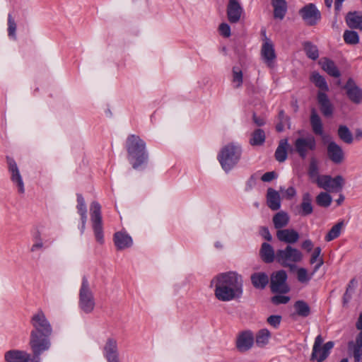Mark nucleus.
<instances>
[{"instance_id":"f257e3e1","label":"nucleus","mask_w":362,"mask_h":362,"mask_svg":"<svg viewBox=\"0 0 362 362\" xmlns=\"http://www.w3.org/2000/svg\"><path fill=\"white\" fill-rule=\"evenodd\" d=\"M30 324L33 329L30 332L29 344L35 357L40 356L51 346L49 337L52 333V328L41 310L33 315Z\"/></svg>"},{"instance_id":"f03ea898","label":"nucleus","mask_w":362,"mask_h":362,"mask_svg":"<svg viewBox=\"0 0 362 362\" xmlns=\"http://www.w3.org/2000/svg\"><path fill=\"white\" fill-rule=\"evenodd\" d=\"M215 284V296L221 301L239 298L243 294V281L240 275L229 272L216 276L211 281Z\"/></svg>"},{"instance_id":"7ed1b4c3","label":"nucleus","mask_w":362,"mask_h":362,"mask_svg":"<svg viewBox=\"0 0 362 362\" xmlns=\"http://www.w3.org/2000/svg\"><path fill=\"white\" fill-rule=\"evenodd\" d=\"M146 145L139 136L132 134L127 140V151L128 159L132 164L134 169H137L147 160V155L145 151Z\"/></svg>"},{"instance_id":"20e7f679","label":"nucleus","mask_w":362,"mask_h":362,"mask_svg":"<svg viewBox=\"0 0 362 362\" xmlns=\"http://www.w3.org/2000/svg\"><path fill=\"white\" fill-rule=\"evenodd\" d=\"M303 253L291 245H286L284 249L277 250L276 262L291 270L296 269V264L303 259Z\"/></svg>"},{"instance_id":"39448f33","label":"nucleus","mask_w":362,"mask_h":362,"mask_svg":"<svg viewBox=\"0 0 362 362\" xmlns=\"http://www.w3.org/2000/svg\"><path fill=\"white\" fill-rule=\"evenodd\" d=\"M241 156L240 148L233 144H228L223 147L218 156V160L226 171L230 170L239 161Z\"/></svg>"},{"instance_id":"423d86ee","label":"nucleus","mask_w":362,"mask_h":362,"mask_svg":"<svg viewBox=\"0 0 362 362\" xmlns=\"http://www.w3.org/2000/svg\"><path fill=\"white\" fill-rule=\"evenodd\" d=\"M80 308L86 313H90L95 308V303L93 293L90 288L88 278L83 276L82 278L81 286L79 290Z\"/></svg>"},{"instance_id":"0eeeda50","label":"nucleus","mask_w":362,"mask_h":362,"mask_svg":"<svg viewBox=\"0 0 362 362\" xmlns=\"http://www.w3.org/2000/svg\"><path fill=\"white\" fill-rule=\"evenodd\" d=\"M323 343L324 338L322 336L321 334L317 335L315 339L310 361L323 362L329 356L330 351L334 346V343L332 341H327L325 344Z\"/></svg>"},{"instance_id":"6e6552de","label":"nucleus","mask_w":362,"mask_h":362,"mask_svg":"<svg viewBox=\"0 0 362 362\" xmlns=\"http://www.w3.org/2000/svg\"><path fill=\"white\" fill-rule=\"evenodd\" d=\"M320 188L327 191L340 192L344 185V180L341 175L332 178L330 175H321L314 180Z\"/></svg>"},{"instance_id":"1a4fd4ad","label":"nucleus","mask_w":362,"mask_h":362,"mask_svg":"<svg viewBox=\"0 0 362 362\" xmlns=\"http://www.w3.org/2000/svg\"><path fill=\"white\" fill-rule=\"evenodd\" d=\"M287 278V274L283 269L274 272L270 277V288L272 292L281 294L288 293L290 287L286 282Z\"/></svg>"},{"instance_id":"9d476101","label":"nucleus","mask_w":362,"mask_h":362,"mask_svg":"<svg viewBox=\"0 0 362 362\" xmlns=\"http://www.w3.org/2000/svg\"><path fill=\"white\" fill-rule=\"evenodd\" d=\"M91 211V221L96 240L100 244H103L104 239L101 216V206L100 204L96 202H92Z\"/></svg>"},{"instance_id":"9b49d317","label":"nucleus","mask_w":362,"mask_h":362,"mask_svg":"<svg viewBox=\"0 0 362 362\" xmlns=\"http://www.w3.org/2000/svg\"><path fill=\"white\" fill-rule=\"evenodd\" d=\"M315 149L316 141L313 136L300 137L294 141V150L303 160L307 158L309 151H315Z\"/></svg>"},{"instance_id":"f8f14e48","label":"nucleus","mask_w":362,"mask_h":362,"mask_svg":"<svg viewBox=\"0 0 362 362\" xmlns=\"http://www.w3.org/2000/svg\"><path fill=\"white\" fill-rule=\"evenodd\" d=\"M4 359L6 362H40V356L35 357L26 351L20 350H10L5 353Z\"/></svg>"},{"instance_id":"ddd939ff","label":"nucleus","mask_w":362,"mask_h":362,"mask_svg":"<svg viewBox=\"0 0 362 362\" xmlns=\"http://www.w3.org/2000/svg\"><path fill=\"white\" fill-rule=\"evenodd\" d=\"M299 13L306 24L310 26L315 25L321 18L320 12L313 4L303 7Z\"/></svg>"},{"instance_id":"4468645a","label":"nucleus","mask_w":362,"mask_h":362,"mask_svg":"<svg viewBox=\"0 0 362 362\" xmlns=\"http://www.w3.org/2000/svg\"><path fill=\"white\" fill-rule=\"evenodd\" d=\"M6 160L12 182L17 186L18 192L23 194L25 192L24 184L16 161L9 156H6Z\"/></svg>"},{"instance_id":"2eb2a0df","label":"nucleus","mask_w":362,"mask_h":362,"mask_svg":"<svg viewBox=\"0 0 362 362\" xmlns=\"http://www.w3.org/2000/svg\"><path fill=\"white\" fill-rule=\"evenodd\" d=\"M254 344V336L251 331L246 330L239 333L236 338L235 346L240 352L250 350Z\"/></svg>"},{"instance_id":"dca6fc26","label":"nucleus","mask_w":362,"mask_h":362,"mask_svg":"<svg viewBox=\"0 0 362 362\" xmlns=\"http://www.w3.org/2000/svg\"><path fill=\"white\" fill-rule=\"evenodd\" d=\"M349 99L356 104L362 103V90L356 84L353 78H349L344 86Z\"/></svg>"},{"instance_id":"f3484780","label":"nucleus","mask_w":362,"mask_h":362,"mask_svg":"<svg viewBox=\"0 0 362 362\" xmlns=\"http://www.w3.org/2000/svg\"><path fill=\"white\" fill-rule=\"evenodd\" d=\"M349 355L353 356L354 362L362 361V330L357 334L355 341H350L347 345Z\"/></svg>"},{"instance_id":"a211bd4d","label":"nucleus","mask_w":362,"mask_h":362,"mask_svg":"<svg viewBox=\"0 0 362 362\" xmlns=\"http://www.w3.org/2000/svg\"><path fill=\"white\" fill-rule=\"evenodd\" d=\"M103 349L107 362H119L117 342L115 339L108 338Z\"/></svg>"},{"instance_id":"6ab92c4d","label":"nucleus","mask_w":362,"mask_h":362,"mask_svg":"<svg viewBox=\"0 0 362 362\" xmlns=\"http://www.w3.org/2000/svg\"><path fill=\"white\" fill-rule=\"evenodd\" d=\"M243 13V8L237 0H229L227 6V17L230 23H238Z\"/></svg>"},{"instance_id":"aec40b11","label":"nucleus","mask_w":362,"mask_h":362,"mask_svg":"<svg viewBox=\"0 0 362 362\" xmlns=\"http://www.w3.org/2000/svg\"><path fill=\"white\" fill-rule=\"evenodd\" d=\"M276 238L280 242H283L291 245L297 243L300 238L299 233L292 228H286L277 230Z\"/></svg>"},{"instance_id":"412c9836","label":"nucleus","mask_w":362,"mask_h":362,"mask_svg":"<svg viewBox=\"0 0 362 362\" xmlns=\"http://www.w3.org/2000/svg\"><path fill=\"white\" fill-rule=\"evenodd\" d=\"M327 156L332 162L335 164H340L344 160V153L340 146L334 141H331L328 144Z\"/></svg>"},{"instance_id":"4be33fe9","label":"nucleus","mask_w":362,"mask_h":362,"mask_svg":"<svg viewBox=\"0 0 362 362\" xmlns=\"http://www.w3.org/2000/svg\"><path fill=\"white\" fill-rule=\"evenodd\" d=\"M317 99L322 115L327 117H331L333 115L334 107L327 95L322 91H318Z\"/></svg>"},{"instance_id":"5701e85b","label":"nucleus","mask_w":362,"mask_h":362,"mask_svg":"<svg viewBox=\"0 0 362 362\" xmlns=\"http://www.w3.org/2000/svg\"><path fill=\"white\" fill-rule=\"evenodd\" d=\"M259 255L262 261L269 264L274 261L276 262L277 250L274 252L273 247L267 243H263L259 250Z\"/></svg>"},{"instance_id":"b1692460","label":"nucleus","mask_w":362,"mask_h":362,"mask_svg":"<svg viewBox=\"0 0 362 362\" xmlns=\"http://www.w3.org/2000/svg\"><path fill=\"white\" fill-rule=\"evenodd\" d=\"M261 54L268 64H270L276 58L274 45L267 37H265V39H264Z\"/></svg>"},{"instance_id":"393cba45","label":"nucleus","mask_w":362,"mask_h":362,"mask_svg":"<svg viewBox=\"0 0 362 362\" xmlns=\"http://www.w3.org/2000/svg\"><path fill=\"white\" fill-rule=\"evenodd\" d=\"M113 240L118 250L131 247L133 243L132 238L128 234L120 231L114 234Z\"/></svg>"},{"instance_id":"a878e982","label":"nucleus","mask_w":362,"mask_h":362,"mask_svg":"<svg viewBox=\"0 0 362 362\" xmlns=\"http://www.w3.org/2000/svg\"><path fill=\"white\" fill-rule=\"evenodd\" d=\"M313 211L312 197L310 193L305 192L302 197V202L298 208V214L306 216L311 214Z\"/></svg>"},{"instance_id":"bb28decb","label":"nucleus","mask_w":362,"mask_h":362,"mask_svg":"<svg viewBox=\"0 0 362 362\" xmlns=\"http://www.w3.org/2000/svg\"><path fill=\"white\" fill-rule=\"evenodd\" d=\"M322 69L326 71L329 76L339 78L341 76V73L334 62L327 57H323L319 62Z\"/></svg>"},{"instance_id":"cd10ccee","label":"nucleus","mask_w":362,"mask_h":362,"mask_svg":"<svg viewBox=\"0 0 362 362\" xmlns=\"http://www.w3.org/2000/svg\"><path fill=\"white\" fill-rule=\"evenodd\" d=\"M267 203L269 208L276 211L281 207V198L279 192L272 188L267 189Z\"/></svg>"},{"instance_id":"c85d7f7f","label":"nucleus","mask_w":362,"mask_h":362,"mask_svg":"<svg viewBox=\"0 0 362 362\" xmlns=\"http://www.w3.org/2000/svg\"><path fill=\"white\" fill-rule=\"evenodd\" d=\"M346 23L352 29L362 30V13L357 11L349 12L346 16Z\"/></svg>"},{"instance_id":"c756f323","label":"nucleus","mask_w":362,"mask_h":362,"mask_svg":"<svg viewBox=\"0 0 362 362\" xmlns=\"http://www.w3.org/2000/svg\"><path fill=\"white\" fill-rule=\"evenodd\" d=\"M250 279L253 286L258 289H264L269 283V277L264 272L254 273Z\"/></svg>"},{"instance_id":"7c9ffc66","label":"nucleus","mask_w":362,"mask_h":362,"mask_svg":"<svg viewBox=\"0 0 362 362\" xmlns=\"http://www.w3.org/2000/svg\"><path fill=\"white\" fill-rule=\"evenodd\" d=\"M272 221L274 228L277 230H281L288 224L290 217L286 212L281 211L273 216Z\"/></svg>"},{"instance_id":"2f4dec72","label":"nucleus","mask_w":362,"mask_h":362,"mask_svg":"<svg viewBox=\"0 0 362 362\" xmlns=\"http://www.w3.org/2000/svg\"><path fill=\"white\" fill-rule=\"evenodd\" d=\"M310 124L313 132L317 135H322L323 133V127L322 120L315 108L311 110Z\"/></svg>"},{"instance_id":"473e14b6","label":"nucleus","mask_w":362,"mask_h":362,"mask_svg":"<svg viewBox=\"0 0 362 362\" xmlns=\"http://www.w3.org/2000/svg\"><path fill=\"white\" fill-rule=\"evenodd\" d=\"M287 139H281L279 141V146L275 151V158L277 161L282 163L287 158Z\"/></svg>"},{"instance_id":"72a5a7b5","label":"nucleus","mask_w":362,"mask_h":362,"mask_svg":"<svg viewBox=\"0 0 362 362\" xmlns=\"http://www.w3.org/2000/svg\"><path fill=\"white\" fill-rule=\"evenodd\" d=\"M293 307L296 310V313L300 317H307L310 315V307L304 300H299L296 301Z\"/></svg>"},{"instance_id":"f704fd0d","label":"nucleus","mask_w":362,"mask_h":362,"mask_svg":"<svg viewBox=\"0 0 362 362\" xmlns=\"http://www.w3.org/2000/svg\"><path fill=\"white\" fill-rule=\"evenodd\" d=\"M278 123L276 125V130L278 132H281L284 129V126L286 125L288 129H291V123L289 116L285 114V112L281 110L279 112L277 116Z\"/></svg>"},{"instance_id":"c9c22d12","label":"nucleus","mask_w":362,"mask_h":362,"mask_svg":"<svg viewBox=\"0 0 362 362\" xmlns=\"http://www.w3.org/2000/svg\"><path fill=\"white\" fill-rule=\"evenodd\" d=\"M311 81L324 93L329 90V87L325 79L319 73L315 72L310 78Z\"/></svg>"},{"instance_id":"e433bc0d","label":"nucleus","mask_w":362,"mask_h":362,"mask_svg":"<svg viewBox=\"0 0 362 362\" xmlns=\"http://www.w3.org/2000/svg\"><path fill=\"white\" fill-rule=\"evenodd\" d=\"M265 133L261 129H257L253 132L250 139V144L252 146H260L265 141Z\"/></svg>"},{"instance_id":"4c0bfd02","label":"nucleus","mask_w":362,"mask_h":362,"mask_svg":"<svg viewBox=\"0 0 362 362\" xmlns=\"http://www.w3.org/2000/svg\"><path fill=\"white\" fill-rule=\"evenodd\" d=\"M338 136L344 143L350 144L353 142L354 138L349 129L345 125H340L338 129Z\"/></svg>"},{"instance_id":"58836bf2","label":"nucleus","mask_w":362,"mask_h":362,"mask_svg":"<svg viewBox=\"0 0 362 362\" xmlns=\"http://www.w3.org/2000/svg\"><path fill=\"white\" fill-rule=\"evenodd\" d=\"M308 173L313 182L315 180L321 176L319 175L318 162L315 157H311L310 159Z\"/></svg>"},{"instance_id":"ea45409f","label":"nucleus","mask_w":362,"mask_h":362,"mask_svg":"<svg viewBox=\"0 0 362 362\" xmlns=\"http://www.w3.org/2000/svg\"><path fill=\"white\" fill-rule=\"evenodd\" d=\"M303 48L308 58L316 60L319 57V52L316 45L310 42H305Z\"/></svg>"},{"instance_id":"a19ab883","label":"nucleus","mask_w":362,"mask_h":362,"mask_svg":"<svg viewBox=\"0 0 362 362\" xmlns=\"http://www.w3.org/2000/svg\"><path fill=\"white\" fill-rule=\"evenodd\" d=\"M344 223L343 222H339L335 224L332 228L329 230L327 235L325 236V240L329 242L337 238H338L341 233V230L342 228Z\"/></svg>"},{"instance_id":"79ce46f5","label":"nucleus","mask_w":362,"mask_h":362,"mask_svg":"<svg viewBox=\"0 0 362 362\" xmlns=\"http://www.w3.org/2000/svg\"><path fill=\"white\" fill-rule=\"evenodd\" d=\"M332 199L327 192H320L316 197V203L318 206L327 208L330 206Z\"/></svg>"},{"instance_id":"37998d69","label":"nucleus","mask_w":362,"mask_h":362,"mask_svg":"<svg viewBox=\"0 0 362 362\" xmlns=\"http://www.w3.org/2000/svg\"><path fill=\"white\" fill-rule=\"evenodd\" d=\"M270 332L267 329H261L256 337V344L259 346H264L269 341Z\"/></svg>"},{"instance_id":"c03bdc74","label":"nucleus","mask_w":362,"mask_h":362,"mask_svg":"<svg viewBox=\"0 0 362 362\" xmlns=\"http://www.w3.org/2000/svg\"><path fill=\"white\" fill-rule=\"evenodd\" d=\"M343 37L345 42L349 45H356L359 42L358 35L354 30H346Z\"/></svg>"},{"instance_id":"a18cd8bd","label":"nucleus","mask_w":362,"mask_h":362,"mask_svg":"<svg viewBox=\"0 0 362 362\" xmlns=\"http://www.w3.org/2000/svg\"><path fill=\"white\" fill-rule=\"evenodd\" d=\"M16 23L11 14L8 16V35L9 37L16 39Z\"/></svg>"},{"instance_id":"49530a36","label":"nucleus","mask_w":362,"mask_h":362,"mask_svg":"<svg viewBox=\"0 0 362 362\" xmlns=\"http://www.w3.org/2000/svg\"><path fill=\"white\" fill-rule=\"evenodd\" d=\"M233 81L237 83L236 88H239L243 83V72L236 66L233 68Z\"/></svg>"},{"instance_id":"de8ad7c7","label":"nucleus","mask_w":362,"mask_h":362,"mask_svg":"<svg viewBox=\"0 0 362 362\" xmlns=\"http://www.w3.org/2000/svg\"><path fill=\"white\" fill-rule=\"evenodd\" d=\"M297 279L299 282L307 284L310 280L311 276H308V272L305 268H299L297 270Z\"/></svg>"},{"instance_id":"09e8293b","label":"nucleus","mask_w":362,"mask_h":362,"mask_svg":"<svg viewBox=\"0 0 362 362\" xmlns=\"http://www.w3.org/2000/svg\"><path fill=\"white\" fill-rule=\"evenodd\" d=\"M274 7V17L282 20L286 12L287 6H273Z\"/></svg>"},{"instance_id":"8fccbe9b","label":"nucleus","mask_w":362,"mask_h":362,"mask_svg":"<svg viewBox=\"0 0 362 362\" xmlns=\"http://www.w3.org/2000/svg\"><path fill=\"white\" fill-rule=\"evenodd\" d=\"M290 298L286 296L276 295L272 298V302L275 305L286 304L288 303Z\"/></svg>"},{"instance_id":"3c124183","label":"nucleus","mask_w":362,"mask_h":362,"mask_svg":"<svg viewBox=\"0 0 362 362\" xmlns=\"http://www.w3.org/2000/svg\"><path fill=\"white\" fill-rule=\"evenodd\" d=\"M218 29L221 35H223V37H228L230 36V28L227 23H221L219 25Z\"/></svg>"},{"instance_id":"603ef678","label":"nucleus","mask_w":362,"mask_h":362,"mask_svg":"<svg viewBox=\"0 0 362 362\" xmlns=\"http://www.w3.org/2000/svg\"><path fill=\"white\" fill-rule=\"evenodd\" d=\"M281 320V316L280 315H270L267 318V322L274 327H277L280 325Z\"/></svg>"},{"instance_id":"864d4df0","label":"nucleus","mask_w":362,"mask_h":362,"mask_svg":"<svg viewBox=\"0 0 362 362\" xmlns=\"http://www.w3.org/2000/svg\"><path fill=\"white\" fill-rule=\"evenodd\" d=\"M321 251L322 250L320 247H317L315 248L310 259V264H314L315 262H317V259H319V258L321 257Z\"/></svg>"},{"instance_id":"5fc2aeb1","label":"nucleus","mask_w":362,"mask_h":362,"mask_svg":"<svg viewBox=\"0 0 362 362\" xmlns=\"http://www.w3.org/2000/svg\"><path fill=\"white\" fill-rule=\"evenodd\" d=\"M276 177V173L274 171L265 173L261 177L263 182H268Z\"/></svg>"},{"instance_id":"6e6d98bb","label":"nucleus","mask_w":362,"mask_h":362,"mask_svg":"<svg viewBox=\"0 0 362 362\" xmlns=\"http://www.w3.org/2000/svg\"><path fill=\"white\" fill-rule=\"evenodd\" d=\"M261 235L267 241L272 240V236L267 227H262L260 229Z\"/></svg>"},{"instance_id":"4d7b16f0","label":"nucleus","mask_w":362,"mask_h":362,"mask_svg":"<svg viewBox=\"0 0 362 362\" xmlns=\"http://www.w3.org/2000/svg\"><path fill=\"white\" fill-rule=\"evenodd\" d=\"M252 120L254 123L258 127H262L265 124V119L263 117L257 116L255 112L252 115Z\"/></svg>"},{"instance_id":"13d9d810","label":"nucleus","mask_w":362,"mask_h":362,"mask_svg":"<svg viewBox=\"0 0 362 362\" xmlns=\"http://www.w3.org/2000/svg\"><path fill=\"white\" fill-rule=\"evenodd\" d=\"M313 247V244L310 240H305L302 243V247L305 250H306L308 252H310L312 250Z\"/></svg>"},{"instance_id":"bf43d9fd","label":"nucleus","mask_w":362,"mask_h":362,"mask_svg":"<svg viewBox=\"0 0 362 362\" xmlns=\"http://www.w3.org/2000/svg\"><path fill=\"white\" fill-rule=\"evenodd\" d=\"M285 194H286L287 199H290L296 195V189H294V187H290L287 189L285 190Z\"/></svg>"},{"instance_id":"052dcab7","label":"nucleus","mask_w":362,"mask_h":362,"mask_svg":"<svg viewBox=\"0 0 362 362\" xmlns=\"http://www.w3.org/2000/svg\"><path fill=\"white\" fill-rule=\"evenodd\" d=\"M272 6H287L286 0H272Z\"/></svg>"},{"instance_id":"680f3d73","label":"nucleus","mask_w":362,"mask_h":362,"mask_svg":"<svg viewBox=\"0 0 362 362\" xmlns=\"http://www.w3.org/2000/svg\"><path fill=\"white\" fill-rule=\"evenodd\" d=\"M351 298V294L349 293V291L346 290V292L344 293V296H343L344 305H346L349 302Z\"/></svg>"},{"instance_id":"e2e57ef3","label":"nucleus","mask_w":362,"mask_h":362,"mask_svg":"<svg viewBox=\"0 0 362 362\" xmlns=\"http://www.w3.org/2000/svg\"><path fill=\"white\" fill-rule=\"evenodd\" d=\"M77 209L80 215H84V213L87 212L86 204H78Z\"/></svg>"},{"instance_id":"0e129e2a","label":"nucleus","mask_w":362,"mask_h":362,"mask_svg":"<svg viewBox=\"0 0 362 362\" xmlns=\"http://www.w3.org/2000/svg\"><path fill=\"white\" fill-rule=\"evenodd\" d=\"M356 327L357 329L362 331V313L359 315L358 320L356 323Z\"/></svg>"},{"instance_id":"69168bd1","label":"nucleus","mask_w":362,"mask_h":362,"mask_svg":"<svg viewBox=\"0 0 362 362\" xmlns=\"http://www.w3.org/2000/svg\"><path fill=\"white\" fill-rule=\"evenodd\" d=\"M356 283H357V281H356V279L355 278L352 279L349 281L348 286L346 288V290H348V291L353 290L354 288L355 287V286L356 285Z\"/></svg>"},{"instance_id":"338daca9","label":"nucleus","mask_w":362,"mask_h":362,"mask_svg":"<svg viewBox=\"0 0 362 362\" xmlns=\"http://www.w3.org/2000/svg\"><path fill=\"white\" fill-rule=\"evenodd\" d=\"M317 263L314 267L313 272H317L320 268V267L324 264V260L322 257L319 258V259H317Z\"/></svg>"},{"instance_id":"774afa93","label":"nucleus","mask_w":362,"mask_h":362,"mask_svg":"<svg viewBox=\"0 0 362 362\" xmlns=\"http://www.w3.org/2000/svg\"><path fill=\"white\" fill-rule=\"evenodd\" d=\"M42 242H40V243H35L33 245L32 248H31V250L32 251H35V250L37 249H39V248H41L42 247Z\"/></svg>"}]
</instances>
